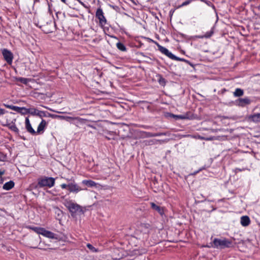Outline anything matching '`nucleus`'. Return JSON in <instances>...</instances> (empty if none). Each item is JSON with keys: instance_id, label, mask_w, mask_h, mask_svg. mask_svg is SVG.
<instances>
[{"instance_id": "f257e3e1", "label": "nucleus", "mask_w": 260, "mask_h": 260, "mask_svg": "<svg viewBox=\"0 0 260 260\" xmlns=\"http://www.w3.org/2000/svg\"><path fill=\"white\" fill-rule=\"evenodd\" d=\"M63 205L69 210L73 217L84 213L82 207L72 200H65Z\"/></svg>"}, {"instance_id": "f03ea898", "label": "nucleus", "mask_w": 260, "mask_h": 260, "mask_svg": "<svg viewBox=\"0 0 260 260\" xmlns=\"http://www.w3.org/2000/svg\"><path fill=\"white\" fill-rule=\"evenodd\" d=\"M232 243L231 241L226 239L215 238L212 243H210L207 247L217 249H223L231 247Z\"/></svg>"}, {"instance_id": "7ed1b4c3", "label": "nucleus", "mask_w": 260, "mask_h": 260, "mask_svg": "<svg viewBox=\"0 0 260 260\" xmlns=\"http://www.w3.org/2000/svg\"><path fill=\"white\" fill-rule=\"evenodd\" d=\"M55 179L53 177H43L38 179V186L51 188L54 185Z\"/></svg>"}, {"instance_id": "20e7f679", "label": "nucleus", "mask_w": 260, "mask_h": 260, "mask_svg": "<svg viewBox=\"0 0 260 260\" xmlns=\"http://www.w3.org/2000/svg\"><path fill=\"white\" fill-rule=\"evenodd\" d=\"M32 230L37 234L42 235L46 238L51 239H58V236L57 235L52 232L47 231L43 228L35 227L32 228Z\"/></svg>"}, {"instance_id": "39448f33", "label": "nucleus", "mask_w": 260, "mask_h": 260, "mask_svg": "<svg viewBox=\"0 0 260 260\" xmlns=\"http://www.w3.org/2000/svg\"><path fill=\"white\" fill-rule=\"evenodd\" d=\"M96 17L99 20L100 24L101 26L105 25L107 22L106 18L104 15L103 10L101 8H98L95 13Z\"/></svg>"}, {"instance_id": "423d86ee", "label": "nucleus", "mask_w": 260, "mask_h": 260, "mask_svg": "<svg viewBox=\"0 0 260 260\" xmlns=\"http://www.w3.org/2000/svg\"><path fill=\"white\" fill-rule=\"evenodd\" d=\"M2 54L5 60L8 63L11 64L12 62L13 55L12 53L7 49H4L2 50Z\"/></svg>"}, {"instance_id": "0eeeda50", "label": "nucleus", "mask_w": 260, "mask_h": 260, "mask_svg": "<svg viewBox=\"0 0 260 260\" xmlns=\"http://www.w3.org/2000/svg\"><path fill=\"white\" fill-rule=\"evenodd\" d=\"M251 102V100L248 98L246 97L244 98H239L236 101V105L244 107L246 105H249Z\"/></svg>"}, {"instance_id": "6e6552de", "label": "nucleus", "mask_w": 260, "mask_h": 260, "mask_svg": "<svg viewBox=\"0 0 260 260\" xmlns=\"http://www.w3.org/2000/svg\"><path fill=\"white\" fill-rule=\"evenodd\" d=\"M158 49L162 54L166 55L167 56L172 59L173 57H174V55L169 50L166 48L161 46L158 43H156Z\"/></svg>"}, {"instance_id": "1a4fd4ad", "label": "nucleus", "mask_w": 260, "mask_h": 260, "mask_svg": "<svg viewBox=\"0 0 260 260\" xmlns=\"http://www.w3.org/2000/svg\"><path fill=\"white\" fill-rule=\"evenodd\" d=\"M68 190L70 192L77 193L81 190L82 189L76 183L73 182L68 184Z\"/></svg>"}, {"instance_id": "9d476101", "label": "nucleus", "mask_w": 260, "mask_h": 260, "mask_svg": "<svg viewBox=\"0 0 260 260\" xmlns=\"http://www.w3.org/2000/svg\"><path fill=\"white\" fill-rule=\"evenodd\" d=\"M49 115L50 116H51L52 117H60V118L64 119V120H66L67 121L70 122H71V120H78L79 121L81 120V118H80L79 117H70V116H58V115L54 116V115H51V114H49Z\"/></svg>"}, {"instance_id": "9b49d317", "label": "nucleus", "mask_w": 260, "mask_h": 260, "mask_svg": "<svg viewBox=\"0 0 260 260\" xmlns=\"http://www.w3.org/2000/svg\"><path fill=\"white\" fill-rule=\"evenodd\" d=\"M248 119L249 121L255 123L260 122V113H255L249 116Z\"/></svg>"}, {"instance_id": "f8f14e48", "label": "nucleus", "mask_w": 260, "mask_h": 260, "mask_svg": "<svg viewBox=\"0 0 260 260\" xmlns=\"http://www.w3.org/2000/svg\"><path fill=\"white\" fill-rule=\"evenodd\" d=\"M240 223L243 226H247L250 223V220L248 216H242L241 217Z\"/></svg>"}, {"instance_id": "ddd939ff", "label": "nucleus", "mask_w": 260, "mask_h": 260, "mask_svg": "<svg viewBox=\"0 0 260 260\" xmlns=\"http://www.w3.org/2000/svg\"><path fill=\"white\" fill-rule=\"evenodd\" d=\"M151 207L154 210L156 211L160 215H162L164 214V209L160 206H157L154 203H151Z\"/></svg>"}, {"instance_id": "4468645a", "label": "nucleus", "mask_w": 260, "mask_h": 260, "mask_svg": "<svg viewBox=\"0 0 260 260\" xmlns=\"http://www.w3.org/2000/svg\"><path fill=\"white\" fill-rule=\"evenodd\" d=\"M213 33L214 31L213 28H212L210 31L206 32L205 35L202 36H196L195 37L199 39L209 38L213 35Z\"/></svg>"}, {"instance_id": "2eb2a0df", "label": "nucleus", "mask_w": 260, "mask_h": 260, "mask_svg": "<svg viewBox=\"0 0 260 260\" xmlns=\"http://www.w3.org/2000/svg\"><path fill=\"white\" fill-rule=\"evenodd\" d=\"M14 186V182L13 181H10L6 183H5L3 186V188L6 190H9L12 189Z\"/></svg>"}, {"instance_id": "dca6fc26", "label": "nucleus", "mask_w": 260, "mask_h": 260, "mask_svg": "<svg viewBox=\"0 0 260 260\" xmlns=\"http://www.w3.org/2000/svg\"><path fill=\"white\" fill-rule=\"evenodd\" d=\"M47 125L46 121L42 119L40 123L39 124L37 128V133H40L41 131H43L45 126Z\"/></svg>"}, {"instance_id": "f3484780", "label": "nucleus", "mask_w": 260, "mask_h": 260, "mask_svg": "<svg viewBox=\"0 0 260 260\" xmlns=\"http://www.w3.org/2000/svg\"><path fill=\"white\" fill-rule=\"evenodd\" d=\"M157 81L160 85L164 86L166 85V79L160 74L156 75Z\"/></svg>"}, {"instance_id": "a211bd4d", "label": "nucleus", "mask_w": 260, "mask_h": 260, "mask_svg": "<svg viewBox=\"0 0 260 260\" xmlns=\"http://www.w3.org/2000/svg\"><path fill=\"white\" fill-rule=\"evenodd\" d=\"M83 184L89 186V187H93L96 185V183L91 180H84L82 181Z\"/></svg>"}, {"instance_id": "6ab92c4d", "label": "nucleus", "mask_w": 260, "mask_h": 260, "mask_svg": "<svg viewBox=\"0 0 260 260\" xmlns=\"http://www.w3.org/2000/svg\"><path fill=\"white\" fill-rule=\"evenodd\" d=\"M244 94V91L241 88H236L234 92V95L235 97H240Z\"/></svg>"}, {"instance_id": "aec40b11", "label": "nucleus", "mask_w": 260, "mask_h": 260, "mask_svg": "<svg viewBox=\"0 0 260 260\" xmlns=\"http://www.w3.org/2000/svg\"><path fill=\"white\" fill-rule=\"evenodd\" d=\"M18 110H17V112L21 113L22 114H29V109L26 108L25 107H19Z\"/></svg>"}, {"instance_id": "412c9836", "label": "nucleus", "mask_w": 260, "mask_h": 260, "mask_svg": "<svg viewBox=\"0 0 260 260\" xmlns=\"http://www.w3.org/2000/svg\"><path fill=\"white\" fill-rule=\"evenodd\" d=\"M9 128L12 131L14 132L15 133L18 134L19 132V129L16 126V125L14 123L12 124H9L8 125Z\"/></svg>"}, {"instance_id": "4be33fe9", "label": "nucleus", "mask_w": 260, "mask_h": 260, "mask_svg": "<svg viewBox=\"0 0 260 260\" xmlns=\"http://www.w3.org/2000/svg\"><path fill=\"white\" fill-rule=\"evenodd\" d=\"M172 116L176 119H186L188 118L187 114L185 115H174L172 114Z\"/></svg>"}, {"instance_id": "5701e85b", "label": "nucleus", "mask_w": 260, "mask_h": 260, "mask_svg": "<svg viewBox=\"0 0 260 260\" xmlns=\"http://www.w3.org/2000/svg\"><path fill=\"white\" fill-rule=\"evenodd\" d=\"M116 47L120 51H125L126 50V48L125 46L123 44H122L121 42H118L116 44Z\"/></svg>"}, {"instance_id": "b1692460", "label": "nucleus", "mask_w": 260, "mask_h": 260, "mask_svg": "<svg viewBox=\"0 0 260 260\" xmlns=\"http://www.w3.org/2000/svg\"><path fill=\"white\" fill-rule=\"evenodd\" d=\"M25 127L27 131L30 133L31 134L35 135L36 134V132L33 129L31 125V124L26 125Z\"/></svg>"}, {"instance_id": "393cba45", "label": "nucleus", "mask_w": 260, "mask_h": 260, "mask_svg": "<svg viewBox=\"0 0 260 260\" xmlns=\"http://www.w3.org/2000/svg\"><path fill=\"white\" fill-rule=\"evenodd\" d=\"M4 106L6 107L7 108H9L10 109L13 110L15 111H17V110L19 109V107L13 106V105H10L8 104H4Z\"/></svg>"}, {"instance_id": "a878e982", "label": "nucleus", "mask_w": 260, "mask_h": 260, "mask_svg": "<svg viewBox=\"0 0 260 260\" xmlns=\"http://www.w3.org/2000/svg\"><path fill=\"white\" fill-rule=\"evenodd\" d=\"M29 114H31L33 116H37V112H38V110L36 108H29Z\"/></svg>"}, {"instance_id": "bb28decb", "label": "nucleus", "mask_w": 260, "mask_h": 260, "mask_svg": "<svg viewBox=\"0 0 260 260\" xmlns=\"http://www.w3.org/2000/svg\"><path fill=\"white\" fill-rule=\"evenodd\" d=\"M87 247L91 251L93 252H96L98 251V249L95 248L94 247H93L91 244L89 243H88L87 244Z\"/></svg>"}, {"instance_id": "cd10ccee", "label": "nucleus", "mask_w": 260, "mask_h": 260, "mask_svg": "<svg viewBox=\"0 0 260 260\" xmlns=\"http://www.w3.org/2000/svg\"><path fill=\"white\" fill-rule=\"evenodd\" d=\"M37 116H39V117H40L41 118L43 117L47 116L46 112L43 111H40V110H39L38 112H37Z\"/></svg>"}, {"instance_id": "c85d7f7f", "label": "nucleus", "mask_w": 260, "mask_h": 260, "mask_svg": "<svg viewBox=\"0 0 260 260\" xmlns=\"http://www.w3.org/2000/svg\"><path fill=\"white\" fill-rule=\"evenodd\" d=\"M18 81H20V82L24 84H27L28 82V79L23 77H19L18 79Z\"/></svg>"}, {"instance_id": "c756f323", "label": "nucleus", "mask_w": 260, "mask_h": 260, "mask_svg": "<svg viewBox=\"0 0 260 260\" xmlns=\"http://www.w3.org/2000/svg\"><path fill=\"white\" fill-rule=\"evenodd\" d=\"M143 133L145 135V136H144L145 137H146V138L154 137V134L152 133L144 132Z\"/></svg>"}, {"instance_id": "7c9ffc66", "label": "nucleus", "mask_w": 260, "mask_h": 260, "mask_svg": "<svg viewBox=\"0 0 260 260\" xmlns=\"http://www.w3.org/2000/svg\"><path fill=\"white\" fill-rule=\"evenodd\" d=\"M7 156L4 154L3 152H0V161H4L6 159Z\"/></svg>"}, {"instance_id": "2f4dec72", "label": "nucleus", "mask_w": 260, "mask_h": 260, "mask_svg": "<svg viewBox=\"0 0 260 260\" xmlns=\"http://www.w3.org/2000/svg\"><path fill=\"white\" fill-rule=\"evenodd\" d=\"M172 59L175 60H177V61H185V59L178 57L175 56V55H174V57H173Z\"/></svg>"}, {"instance_id": "473e14b6", "label": "nucleus", "mask_w": 260, "mask_h": 260, "mask_svg": "<svg viewBox=\"0 0 260 260\" xmlns=\"http://www.w3.org/2000/svg\"><path fill=\"white\" fill-rule=\"evenodd\" d=\"M154 137H158L161 136H166V134L164 133H153Z\"/></svg>"}, {"instance_id": "72a5a7b5", "label": "nucleus", "mask_w": 260, "mask_h": 260, "mask_svg": "<svg viewBox=\"0 0 260 260\" xmlns=\"http://www.w3.org/2000/svg\"><path fill=\"white\" fill-rule=\"evenodd\" d=\"M190 3V1L187 0L183 2L180 6V7L185 6L189 4Z\"/></svg>"}, {"instance_id": "f704fd0d", "label": "nucleus", "mask_w": 260, "mask_h": 260, "mask_svg": "<svg viewBox=\"0 0 260 260\" xmlns=\"http://www.w3.org/2000/svg\"><path fill=\"white\" fill-rule=\"evenodd\" d=\"M245 170V169L244 168H243V169H240V168H236L235 169V173H237L239 172H241V171H244Z\"/></svg>"}, {"instance_id": "c9c22d12", "label": "nucleus", "mask_w": 260, "mask_h": 260, "mask_svg": "<svg viewBox=\"0 0 260 260\" xmlns=\"http://www.w3.org/2000/svg\"><path fill=\"white\" fill-rule=\"evenodd\" d=\"M60 187H61V188L62 189H66V188H68V184H64V183H63V184H61L60 185Z\"/></svg>"}, {"instance_id": "e433bc0d", "label": "nucleus", "mask_w": 260, "mask_h": 260, "mask_svg": "<svg viewBox=\"0 0 260 260\" xmlns=\"http://www.w3.org/2000/svg\"><path fill=\"white\" fill-rule=\"evenodd\" d=\"M25 126L30 124L29 120L28 118H27V117H26L25 118Z\"/></svg>"}, {"instance_id": "4c0bfd02", "label": "nucleus", "mask_w": 260, "mask_h": 260, "mask_svg": "<svg viewBox=\"0 0 260 260\" xmlns=\"http://www.w3.org/2000/svg\"><path fill=\"white\" fill-rule=\"evenodd\" d=\"M5 113V110L3 109L0 108V116L3 115Z\"/></svg>"}, {"instance_id": "58836bf2", "label": "nucleus", "mask_w": 260, "mask_h": 260, "mask_svg": "<svg viewBox=\"0 0 260 260\" xmlns=\"http://www.w3.org/2000/svg\"><path fill=\"white\" fill-rule=\"evenodd\" d=\"M77 2H79V4H80L82 6H83L84 7H86L85 6V5L81 1V0H76Z\"/></svg>"}, {"instance_id": "ea45409f", "label": "nucleus", "mask_w": 260, "mask_h": 260, "mask_svg": "<svg viewBox=\"0 0 260 260\" xmlns=\"http://www.w3.org/2000/svg\"><path fill=\"white\" fill-rule=\"evenodd\" d=\"M203 169V168L200 169L199 170L194 172L193 174H194V175L197 174V173H199L201 171H202Z\"/></svg>"}, {"instance_id": "a19ab883", "label": "nucleus", "mask_w": 260, "mask_h": 260, "mask_svg": "<svg viewBox=\"0 0 260 260\" xmlns=\"http://www.w3.org/2000/svg\"><path fill=\"white\" fill-rule=\"evenodd\" d=\"M184 62H186L187 63L192 66V64L190 63V62L185 59V61H184Z\"/></svg>"}, {"instance_id": "79ce46f5", "label": "nucleus", "mask_w": 260, "mask_h": 260, "mask_svg": "<svg viewBox=\"0 0 260 260\" xmlns=\"http://www.w3.org/2000/svg\"><path fill=\"white\" fill-rule=\"evenodd\" d=\"M5 174V171H0V176L4 175Z\"/></svg>"}, {"instance_id": "37998d69", "label": "nucleus", "mask_w": 260, "mask_h": 260, "mask_svg": "<svg viewBox=\"0 0 260 260\" xmlns=\"http://www.w3.org/2000/svg\"><path fill=\"white\" fill-rule=\"evenodd\" d=\"M63 3L68 5V3L67 2V0H60Z\"/></svg>"}, {"instance_id": "c03bdc74", "label": "nucleus", "mask_w": 260, "mask_h": 260, "mask_svg": "<svg viewBox=\"0 0 260 260\" xmlns=\"http://www.w3.org/2000/svg\"><path fill=\"white\" fill-rule=\"evenodd\" d=\"M3 180L2 178H1V180H0V183H3Z\"/></svg>"}, {"instance_id": "a18cd8bd", "label": "nucleus", "mask_w": 260, "mask_h": 260, "mask_svg": "<svg viewBox=\"0 0 260 260\" xmlns=\"http://www.w3.org/2000/svg\"><path fill=\"white\" fill-rule=\"evenodd\" d=\"M156 141H159V142H160L161 141V140H156Z\"/></svg>"}, {"instance_id": "49530a36", "label": "nucleus", "mask_w": 260, "mask_h": 260, "mask_svg": "<svg viewBox=\"0 0 260 260\" xmlns=\"http://www.w3.org/2000/svg\"><path fill=\"white\" fill-rule=\"evenodd\" d=\"M153 140H150V142H153Z\"/></svg>"}, {"instance_id": "de8ad7c7", "label": "nucleus", "mask_w": 260, "mask_h": 260, "mask_svg": "<svg viewBox=\"0 0 260 260\" xmlns=\"http://www.w3.org/2000/svg\"><path fill=\"white\" fill-rule=\"evenodd\" d=\"M39 248L40 249H43V248H41V247H39Z\"/></svg>"}, {"instance_id": "09e8293b", "label": "nucleus", "mask_w": 260, "mask_h": 260, "mask_svg": "<svg viewBox=\"0 0 260 260\" xmlns=\"http://www.w3.org/2000/svg\"><path fill=\"white\" fill-rule=\"evenodd\" d=\"M148 127H149V126H146L145 127V128H148Z\"/></svg>"}]
</instances>
